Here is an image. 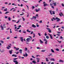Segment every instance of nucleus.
Here are the masks:
<instances>
[{"mask_svg":"<svg viewBox=\"0 0 64 64\" xmlns=\"http://www.w3.org/2000/svg\"><path fill=\"white\" fill-rule=\"evenodd\" d=\"M4 11H7V8H6L4 10Z\"/></svg>","mask_w":64,"mask_h":64,"instance_id":"nucleus-33","label":"nucleus"},{"mask_svg":"<svg viewBox=\"0 0 64 64\" xmlns=\"http://www.w3.org/2000/svg\"><path fill=\"white\" fill-rule=\"evenodd\" d=\"M18 32L20 33H21V30H19Z\"/></svg>","mask_w":64,"mask_h":64,"instance_id":"nucleus-54","label":"nucleus"},{"mask_svg":"<svg viewBox=\"0 0 64 64\" xmlns=\"http://www.w3.org/2000/svg\"><path fill=\"white\" fill-rule=\"evenodd\" d=\"M62 6L63 7H64V4H62Z\"/></svg>","mask_w":64,"mask_h":64,"instance_id":"nucleus-48","label":"nucleus"},{"mask_svg":"<svg viewBox=\"0 0 64 64\" xmlns=\"http://www.w3.org/2000/svg\"><path fill=\"white\" fill-rule=\"evenodd\" d=\"M52 3L54 4V6H56L57 3L56 2H52Z\"/></svg>","mask_w":64,"mask_h":64,"instance_id":"nucleus-13","label":"nucleus"},{"mask_svg":"<svg viewBox=\"0 0 64 64\" xmlns=\"http://www.w3.org/2000/svg\"><path fill=\"white\" fill-rule=\"evenodd\" d=\"M46 29H47V30H48V31L49 33H51V30H50V28H46Z\"/></svg>","mask_w":64,"mask_h":64,"instance_id":"nucleus-5","label":"nucleus"},{"mask_svg":"<svg viewBox=\"0 0 64 64\" xmlns=\"http://www.w3.org/2000/svg\"><path fill=\"white\" fill-rule=\"evenodd\" d=\"M32 27H33V28H35L36 27V26L34 24H33L32 26Z\"/></svg>","mask_w":64,"mask_h":64,"instance_id":"nucleus-11","label":"nucleus"},{"mask_svg":"<svg viewBox=\"0 0 64 64\" xmlns=\"http://www.w3.org/2000/svg\"><path fill=\"white\" fill-rule=\"evenodd\" d=\"M46 38L47 39H49V36H46Z\"/></svg>","mask_w":64,"mask_h":64,"instance_id":"nucleus-38","label":"nucleus"},{"mask_svg":"<svg viewBox=\"0 0 64 64\" xmlns=\"http://www.w3.org/2000/svg\"><path fill=\"white\" fill-rule=\"evenodd\" d=\"M47 40L46 39V38H45L44 40V41H47Z\"/></svg>","mask_w":64,"mask_h":64,"instance_id":"nucleus-44","label":"nucleus"},{"mask_svg":"<svg viewBox=\"0 0 64 64\" xmlns=\"http://www.w3.org/2000/svg\"><path fill=\"white\" fill-rule=\"evenodd\" d=\"M36 26L38 27H39V25H37Z\"/></svg>","mask_w":64,"mask_h":64,"instance_id":"nucleus-60","label":"nucleus"},{"mask_svg":"<svg viewBox=\"0 0 64 64\" xmlns=\"http://www.w3.org/2000/svg\"><path fill=\"white\" fill-rule=\"evenodd\" d=\"M20 6H21V7H22L23 6V4H21V5Z\"/></svg>","mask_w":64,"mask_h":64,"instance_id":"nucleus-64","label":"nucleus"},{"mask_svg":"<svg viewBox=\"0 0 64 64\" xmlns=\"http://www.w3.org/2000/svg\"><path fill=\"white\" fill-rule=\"evenodd\" d=\"M42 22V21L41 20L40 22H39V23H41Z\"/></svg>","mask_w":64,"mask_h":64,"instance_id":"nucleus-53","label":"nucleus"},{"mask_svg":"<svg viewBox=\"0 0 64 64\" xmlns=\"http://www.w3.org/2000/svg\"><path fill=\"white\" fill-rule=\"evenodd\" d=\"M46 51V50H42L41 51V52H44Z\"/></svg>","mask_w":64,"mask_h":64,"instance_id":"nucleus-21","label":"nucleus"},{"mask_svg":"<svg viewBox=\"0 0 64 64\" xmlns=\"http://www.w3.org/2000/svg\"><path fill=\"white\" fill-rule=\"evenodd\" d=\"M32 9H34L35 8V7L34 6H32Z\"/></svg>","mask_w":64,"mask_h":64,"instance_id":"nucleus-57","label":"nucleus"},{"mask_svg":"<svg viewBox=\"0 0 64 64\" xmlns=\"http://www.w3.org/2000/svg\"><path fill=\"white\" fill-rule=\"evenodd\" d=\"M32 63H34V64H36V62L35 60L33 61L32 62Z\"/></svg>","mask_w":64,"mask_h":64,"instance_id":"nucleus-17","label":"nucleus"},{"mask_svg":"<svg viewBox=\"0 0 64 64\" xmlns=\"http://www.w3.org/2000/svg\"><path fill=\"white\" fill-rule=\"evenodd\" d=\"M13 61L15 63V64H18V62L17 60H13Z\"/></svg>","mask_w":64,"mask_h":64,"instance_id":"nucleus-3","label":"nucleus"},{"mask_svg":"<svg viewBox=\"0 0 64 64\" xmlns=\"http://www.w3.org/2000/svg\"><path fill=\"white\" fill-rule=\"evenodd\" d=\"M46 62H49V60L48 59V58H46Z\"/></svg>","mask_w":64,"mask_h":64,"instance_id":"nucleus-23","label":"nucleus"},{"mask_svg":"<svg viewBox=\"0 0 64 64\" xmlns=\"http://www.w3.org/2000/svg\"><path fill=\"white\" fill-rule=\"evenodd\" d=\"M52 55V54H49V55H48V56H51V55Z\"/></svg>","mask_w":64,"mask_h":64,"instance_id":"nucleus-32","label":"nucleus"},{"mask_svg":"<svg viewBox=\"0 0 64 64\" xmlns=\"http://www.w3.org/2000/svg\"><path fill=\"white\" fill-rule=\"evenodd\" d=\"M5 25H6V24H3V26H2V27H4V28H6V26H5Z\"/></svg>","mask_w":64,"mask_h":64,"instance_id":"nucleus-19","label":"nucleus"},{"mask_svg":"<svg viewBox=\"0 0 64 64\" xmlns=\"http://www.w3.org/2000/svg\"><path fill=\"white\" fill-rule=\"evenodd\" d=\"M36 17H39V16H38V14H36Z\"/></svg>","mask_w":64,"mask_h":64,"instance_id":"nucleus-36","label":"nucleus"},{"mask_svg":"<svg viewBox=\"0 0 64 64\" xmlns=\"http://www.w3.org/2000/svg\"><path fill=\"white\" fill-rule=\"evenodd\" d=\"M59 62H62V63H63L64 62V61L63 60H60Z\"/></svg>","mask_w":64,"mask_h":64,"instance_id":"nucleus-14","label":"nucleus"},{"mask_svg":"<svg viewBox=\"0 0 64 64\" xmlns=\"http://www.w3.org/2000/svg\"><path fill=\"white\" fill-rule=\"evenodd\" d=\"M8 13H9V12H6L5 13V14H7Z\"/></svg>","mask_w":64,"mask_h":64,"instance_id":"nucleus-40","label":"nucleus"},{"mask_svg":"<svg viewBox=\"0 0 64 64\" xmlns=\"http://www.w3.org/2000/svg\"><path fill=\"white\" fill-rule=\"evenodd\" d=\"M19 48H16V51H17V50H19Z\"/></svg>","mask_w":64,"mask_h":64,"instance_id":"nucleus-51","label":"nucleus"},{"mask_svg":"<svg viewBox=\"0 0 64 64\" xmlns=\"http://www.w3.org/2000/svg\"><path fill=\"white\" fill-rule=\"evenodd\" d=\"M0 27L1 28V30H4V28L2 26V24H1V26H0Z\"/></svg>","mask_w":64,"mask_h":64,"instance_id":"nucleus-8","label":"nucleus"},{"mask_svg":"<svg viewBox=\"0 0 64 64\" xmlns=\"http://www.w3.org/2000/svg\"><path fill=\"white\" fill-rule=\"evenodd\" d=\"M51 51L52 53H54L55 52H54V50H53L52 49H51Z\"/></svg>","mask_w":64,"mask_h":64,"instance_id":"nucleus-25","label":"nucleus"},{"mask_svg":"<svg viewBox=\"0 0 64 64\" xmlns=\"http://www.w3.org/2000/svg\"><path fill=\"white\" fill-rule=\"evenodd\" d=\"M6 48L7 49H10V48H9V47H8V46H7L6 47Z\"/></svg>","mask_w":64,"mask_h":64,"instance_id":"nucleus-45","label":"nucleus"},{"mask_svg":"<svg viewBox=\"0 0 64 64\" xmlns=\"http://www.w3.org/2000/svg\"><path fill=\"white\" fill-rule=\"evenodd\" d=\"M28 56V54H27V53H26V57H27V56Z\"/></svg>","mask_w":64,"mask_h":64,"instance_id":"nucleus-42","label":"nucleus"},{"mask_svg":"<svg viewBox=\"0 0 64 64\" xmlns=\"http://www.w3.org/2000/svg\"><path fill=\"white\" fill-rule=\"evenodd\" d=\"M43 4H44V7H46L47 6H48V5L46 4L45 2H44Z\"/></svg>","mask_w":64,"mask_h":64,"instance_id":"nucleus-1","label":"nucleus"},{"mask_svg":"<svg viewBox=\"0 0 64 64\" xmlns=\"http://www.w3.org/2000/svg\"><path fill=\"white\" fill-rule=\"evenodd\" d=\"M12 51H13V50H10L9 51V52L10 54H12Z\"/></svg>","mask_w":64,"mask_h":64,"instance_id":"nucleus-12","label":"nucleus"},{"mask_svg":"<svg viewBox=\"0 0 64 64\" xmlns=\"http://www.w3.org/2000/svg\"><path fill=\"white\" fill-rule=\"evenodd\" d=\"M7 39H10V37H7Z\"/></svg>","mask_w":64,"mask_h":64,"instance_id":"nucleus-50","label":"nucleus"},{"mask_svg":"<svg viewBox=\"0 0 64 64\" xmlns=\"http://www.w3.org/2000/svg\"><path fill=\"white\" fill-rule=\"evenodd\" d=\"M52 10H49V12H50V14L51 15H52V14H52Z\"/></svg>","mask_w":64,"mask_h":64,"instance_id":"nucleus-22","label":"nucleus"},{"mask_svg":"<svg viewBox=\"0 0 64 64\" xmlns=\"http://www.w3.org/2000/svg\"><path fill=\"white\" fill-rule=\"evenodd\" d=\"M33 34L34 35V36H33V37L34 38V37H35V34Z\"/></svg>","mask_w":64,"mask_h":64,"instance_id":"nucleus-46","label":"nucleus"},{"mask_svg":"<svg viewBox=\"0 0 64 64\" xmlns=\"http://www.w3.org/2000/svg\"><path fill=\"white\" fill-rule=\"evenodd\" d=\"M56 50L57 51H59V49L58 48H56Z\"/></svg>","mask_w":64,"mask_h":64,"instance_id":"nucleus-27","label":"nucleus"},{"mask_svg":"<svg viewBox=\"0 0 64 64\" xmlns=\"http://www.w3.org/2000/svg\"><path fill=\"white\" fill-rule=\"evenodd\" d=\"M57 33L58 34H61V33H62V32H58Z\"/></svg>","mask_w":64,"mask_h":64,"instance_id":"nucleus-28","label":"nucleus"},{"mask_svg":"<svg viewBox=\"0 0 64 64\" xmlns=\"http://www.w3.org/2000/svg\"><path fill=\"white\" fill-rule=\"evenodd\" d=\"M53 18V19L54 20H56V19H58V18L56 17V18Z\"/></svg>","mask_w":64,"mask_h":64,"instance_id":"nucleus-20","label":"nucleus"},{"mask_svg":"<svg viewBox=\"0 0 64 64\" xmlns=\"http://www.w3.org/2000/svg\"><path fill=\"white\" fill-rule=\"evenodd\" d=\"M9 21H10L11 20V18L9 17L8 18Z\"/></svg>","mask_w":64,"mask_h":64,"instance_id":"nucleus-29","label":"nucleus"},{"mask_svg":"<svg viewBox=\"0 0 64 64\" xmlns=\"http://www.w3.org/2000/svg\"><path fill=\"white\" fill-rule=\"evenodd\" d=\"M52 12L53 14H54V15L55 14V12L53 11H52Z\"/></svg>","mask_w":64,"mask_h":64,"instance_id":"nucleus-31","label":"nucleus"},{"mask_svg":"<svg viewBox=\"0 0 64 64\" xmlns=\"http://www.w3.org/2000/svg\"><path fill=\"white\" fill-rule=\"evenodd\" d=\"M59 15H60V17H61L62 16H63V14L61 12H60V14H59Z\"/></svg>","mask_w":64,"mask_h":64,"instance_id":"nucleus-10","label":"nucleus"},{"mask_svg":"<svg viewBox=\"0 0 64 64\" xmlns=\"http://www.w3.org/2000/svg\"><path fill=\"white\" fill-rule=\"evenodd\" d=\"M33 33V32L32 31L30 33V34H32Z\"/></svg>","mask_w":64,"mask_h":64,"instance_id":"nucleus-56","label":"nucleus"},{"mask_svg":"<svg viewBox=\"0 0 64 64\" xmlns=\"http://www.w3.org/2000/svg\"><path fill=\"white\" fill-rule=\"evenodd\" d=\"M0 42H1L3 44L4 43V42L2 40H0Z\"/></svg>","mask_w":64,"mask_h":64,"instance_id":"nucleus-34","label":"nucleus"},{"mask_svg":"<svg viewBox=\"0 0 64 64\" xmlns=\"http://www.w3.org/2000/svg\"><path fill=\"white\" fill-rule=\"evenodd\" d=\"M25 11V9H23L22 11Z\"/></svg>","mask_w":64,"mask_h":64,"instance_id":"nucleus-63","label":"nucleus"},{"mask_svg":"<svg viewBox=\"0 0 64 64\" xmlns=\"http://www.w3.org/2000/svg\"><path fill=\"white\" fill-rule=\"evenodd\" d=\"M35 10L36 11V12H37L38 11H40V8H38V10H37V9H36Z\"/></svg>","mask_w":64,"mask_h":64,"instance_id":"nucleus-9","label":"nucleus"},{"mask_svg":"<svg viewBox=\"0 0 64 64\" xmlns=\"http://www.w3.org/2000/svg\"><path fill=\"white\" fill-rule=\"evenodd\" d=\"M37 49H40V48L39 47H38L36 48Z\"/></svg>","mask_w":64,"mask_h":64,"instance_id":"nucleus-61","label":"nucleus"},{"mask_svg":"<svg viewBox=\"0 0 64 64\" xmlns=\"http://www.w3.org/2000/svg\"><path fill=\"white\" fill-rule=\"evenodd\" d=\"M48 34L50 35V39H53V36H52V35L50 34Z\"/></svg>","mask_w":64,"mask_h":64,"instance_id":"nucleus-4","label":"nucleus"},{"mask_svg":"<svg viewBox=\"0 0 64 64\" xmlns=\"http://www.w3.org/2000/svg\"><path fill=\"white\" fill-rule=\"evenodd\" d=\"M20 21V20H18V21L17 22H16V23H17L18 24V23Z\"/></svg>","mask_w":64,"mask_h":64,"instance_id":"nucleus-43","label":"nucleus"},{"mask_svg":"<svg viewBox=\"0 0 64 64\" xmlns=\"http://www.w3.org/2000/svg\"><path fill=\"white\" fill-rule=\"evenodd\" d=\"M60 20V19L58 18V19H57L56 20L57 22H59Z\"/></svg>","mask_w":64,"mask_h":64,"instance_id":"nucleus-15","label":"nucleus"},{"mask_svg":"<svg viewBox=\"0 0 64 64\" xmlns=\"http://www.w3.org/2000/svg\"><path fill=\"white\" fill-rule=\"evenodd\" d=\"M28 50V48H25V49L24 50L25 51H27Z\"/></svg>","mask_w":64,"mask_h":64,"instance_id":"nucleus-30","label":"nucleus"},{"mask_svg":"<svg viewBox=\"0 0 64 64\" xmlns=\"http://www.w3.org/2000/svg\"><path fill=\"white\" fill-rule=\"evenodd\" d=\"M40 43H42V44H43V41L41 40H40Z\"/></svg>","mask_w":64,"mask_h":64,"instance_id":"nucleus-16","label":"nucleus"},{"mask_svg":"<svg viewBox=\"0 0 64 64\" xmlns=\"http://www.w3.org/2000/svg\"><path fill=\"white\" fill-rule=\"evenodd\" d=\"M51 63V62H48V64H50Z\"/></svg>","mask_w":64,"mask_h":64,"instance_id":"nucleus-59","label":"nucleus"},{"mask_svg":"<svg viewBox=\"0 0 64 64\" xmlns=\"http://www.w3.org/2000/svg\"><path fill=\"white\" fill-rule=\"evenodd\" d=\"M46 35H47V32H46L45 33V34L44 36H46Z\"/></svg>","mask_w":64,"mask_h":64,"instance_id":"nucleus-49","label":"nucleus"},{"mask_svg":"<svg viewBox=\"0 0 64 64\" xmlns=\"http://www.w3.org/2000/svg\"><path fill=\"white\" fill-rule=\"evenodd\" d=\"M63 39V38L62 36H61L60 37V39Z\"/></svg>","mask_w":64,"mask_h":64,"instance_id":"nucleus-26","label":"nucleus"},{"mask_svg":"<svg viewBox=\"0 0 64 64\" xmlns=\"http://www.w3.org/2000/svg\"><path fill=\"white\" fill-rule=\"evenodd\" d=\"M48 42V41H46V42H45V44H47Z\"/></svg>","mask_w":64,"mask_h":64,"instance_id":"nucleus-37","label":"nucleus"},{"mask_svg":"<svg viewBox=\"0 0 64 64\" xmlns=\"http://www.w3.org/2000/svg\"><path fill=\"white\" fill-rule=\"evenodd\" d=\"M18 38V37L16 36L14 37V38H15V39H16V38Z\"/></svg>","mask_w":64,"mask_h":64,"instance_id":"nucleus-58","label":"nucleus"},{"mask_svg":"<svg viewBox=\"0 0 64 64\" xmlns=\"http://www.w3.org/2000/svg\"><path fill=\"white\" fill-rule=\"evenodd\" d=\"M22 18L23 20V21H25V18H23V17H22Z\"/></svg>","mask_w":64,"mask_h":64,"instance_id":"nucleus-41","label":"nucleus"},{"mask_svg":"<svg viewBox=\"0 0 64 64\" xmlns=\"http://www.w3.org/2000/svg\"><path fill=\"white\" fill-rule=\"evenodd\" d=\"M50 60H51V61H55V59L53 58H51L50 59Z\"/></svg>","mask_w":64,"mask_h":64,"instance_id":"nucleus-24","label":"nucleus"},{"mask_svg":"<svg viewBox=\"0 0 64 64\" xmlns=\"http://www.w3.org/2000/svg\"><path fill=\"white\" fill-rule=\"evenodd\" d=\"M32 58H35V57H34L33 56H32Z\"/></svg>","mask_w":64,"mask_h":64,"instance_id":"nucleus-55","label":"nucleus"},{"mask_svg":"<svg viewBox=\"0 0 64 64\" xmlns=\"http://www.w3.org/2000/svg\"><path fill=\"white\" fill-rule=\"evenodd\" d=\"M36 16H34L32 18H31V20H32V19H34V20H36Z\"/></svg>","mask_w":64,"mask_h":64,"instance_id":"nucleus-2","label":"nucleus"},{"mask_svg":"<svg viewBox=\"0 0 64 64\" xmlns=\"http://www.w3.org/2000/svg\"><path fill=\"white\" fill-rule=\"evenodd\" d=\"M38 35H39L40 36H41V34H40V33H38Z\"/></svg>","mask_w":64,"mask_h":64,"instance_id":"nucleus-47","label":"nucleus"},{"mask_svg":"<svg viewBox=\"0 0 64 64\" xmlns=\"http://www.w3.org/2000/svg\"><path fill=\"white\" fill-rule=\"evenodd\" d=\"M19 52L20 54H22V50H19Z\"/></svg>","mask_w":64,"mask_h":64,"instance_id":"nucleus-18","label":"nucleus"},{"mask_svg":"<svg viewBox=\"0 0 64 64\" xmlns=\"http://www.w3.org/2000/svg\"><path fill=\"white\" fill-rule=\"evenodd\" d=\"M27 52H28V53H30V51H29V50H27Z\"/></svg>","mask_w":64,"mask_h":64,"instance_id":"nucleus-62","label":"nucleus"},{"mask_svg":"<svg viewBox=\"0 0 64 64\" xmlns=\"http://www.w3.org/2000/svg\"><path fill=\"white\" fill-rule=\"evenodd\" d=\"M53 4V3H50V5L51 6H52V4Z\"/></svg>","mask_w":64,"mask_h":64,"instance_id":"nucleus-52","label":"nucleus"},{"mask_svg":"<svg viewBox=\"0 0 64 64\" xmlns=\"http://www.w3.org/2000/svg\"><path fill=\"white\" fill-rule=\"evenodd\" d=\"M20 38L21 39V41L22 42H23L24 41V39H23V37H20Z\"/></svg>","mask_w":64,"mask_h":64,"instance_id":"nucleus-7","label":"nucleus"},{"mask_svg":"<svg viewBox=\"0 0 64 64\" xmlns=\"http://www.w3.org/2000/svg\"><path fill=\"white\" fill-rule=\"evenodd\" d=\"M12 21L13 22H16V20H12Z\"/></svg>","mask_w":64,"mask_h":64,"instance_id":"nucleus-35","label":"nucleus"},{"mask_svg":"<svg viewBox=\"0 0 64 64\" xmlns=\"http://www.w3.org/2000/svg\"><path fill=\"white\" fill-rule=\"evenodd\" d=\"M30 38H28L26 39V42H29V41H30Z\"/></svg>","mask_w":64,"mask_h":64,"instance_id":"nucleus-6","label":"nucleus"},{"mask_svg":"<svg viewBox=\"0 0 64 64\" xmlns=\"http://www.w3.org/2000/svg\"><path fill=\"white\" fill-rule=\"evenodd\" d=\"M15 31H17V32H18V31L17 29H15L14 30Z\"/></svg>","mask_w":64,"mask_h":64,"instance_id":"nucleus-39","label":"nucleus"}]
</instances>
